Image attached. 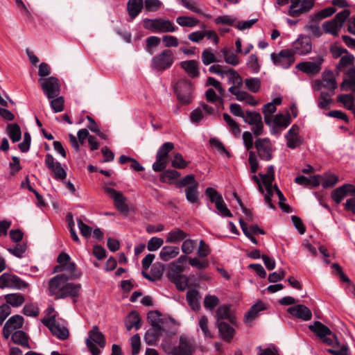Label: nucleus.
Here are the masks:
<instances>
[{
	"label": "nucleus",
	"instance_id": "5",
	"mask_svg": "<svg viewBox=\"0 0 355 355\" xmlns=\"http://www.w3.org/2000/svg\"><path fill=\"white\" fill-rule=\"evenodd\" d=\"M193 85L188 79L179 80L174 86L178 99L182 104H189L192 101Z\"/></svg>",
	"mask_w": 355,
	"mask_h": 355
},
{
	"label": "nucleus",
	"instance_id": "18",
	"mask_svg": "<svg viewBox=\"0 0 355 355\" xmlns=\"http://www.w3.org/2000/svg\"><path fill=\"white\" fill-rule=\"evenodd\" d=\"M299 126L297 124H294L285 135L288 148L294 149L302 144V139L299 136Z\"/></svg>",
	"mask_w": 355,
	"mask_h": 355
},
{
	"label": "nucleus",
	"instance_id": "35",
	"mask_svg": "<svg viewBox=\"0 0 355 355\" xmlns=\"http://www.w3.org/2000/svg\"><path fill=\"white\" fill-rule=\"evenodd\" d=\"M6 132L13 143L19 141L21 137V131L17 123H10L7 125Z\"/></svg>",
	"mask_w": 355,
	"mask_h": 355
},
{
	"label": "nucleus",
	"instance_id": "43",
	"mask_svg": "<svg viewBox=\"0 0 355 355\" xmlns=\"http://www.w3.org/2000/svg\"><path fill=\"white\" fill-rule=\"evenodd\" d=\"M221 53L226 63L233 66H236L239 64V59L233 51L223 48L221 49Z\"/></svg>",
	"mask_w": 355,
	"mask_h": 355
},
{
	"label": "nucleus",
	"instance_id": "33",
	"mask_svg": "<svg viewBox=\"0 0 355 355\" xmlns=\"http://www.w3.org/2000/svg\"><path fill=\"white\" fill-rule=\"evenodd\" d=\"M169 278L173 282L179 291H184L188 285L187 276L178 273H170Z\"/></svg>",
	"mask_w": 355,
	"mask_h": 355
},
{
	"label": "nucleus",
	"instance_id": "23",
	"mask_svg": "<svg viewBox=\"0 0 355 355\" xmlns=\"http://www.w3.org/2000/svg\"><path fill=\"white\" fill-rule=\"evenodd\" d=\"M180 67L192 78H197L200 75L199 63L195 60L182 61L180 63Z\"/></svg>",
	"mask_w": 355,
	"mask_h": 355
},
{
	"label": "nucleus",
	"instance_id": "58",
	"mask_svg": "<svg viewBox=\"0 0 355 355\" xmlns=\"http://www.w3.org/2000/svg\"><path fill=\"white\" fill-rule=\"evenodd\" d=\"M202 61L205 65H209L211 63L216 62L218 60L210 49H206L202 53Z\"/></svg>",
	"mask_w": 355,
	"mask_h": 355
},
{
	"label": "nucleus",
	"instance_id": "60",
	"mask_svg": "<svg viewBox=\"0 0 355 355\" xmlns=\"http://www.w3.org/2000/svg\"><path fill=\"white\" fill-rule=\"evenodd\" d=\"M52 100L50 102V105L51 109L54 112H60L64 109V98L62 96H57L54 98H51Z\"/></svg>",
	"mask_w": 355,
	"mask_h": 355
},
{
	"label": "nucleus",
	"instance_id": "39",
	"mask_svg": "<svg viewBox=\"0 0 355 355\" xmlns=\"http://www.w3.org/2000/svg\"><path fill=\"white\" fill-rule=\"evenodd\" d=\"M198 186L199 184L189 186L185 189L187 200L191 203H196L198 201Z\"/></svg>",
	"mask_w": 355,
	"mask_h": 355
},
{
	"label": "nucleus",
	"instance_id": "50",
	"mask_svg": "<svg viewBox=\"0 0 355 355\" xmlns=\"http://www.w3.org/2000/svg\"><path fill=\"white\" fill-rule=\"evenodd\" d=\"M224 121L227 123V124L230 126L232 130V133L234 135H239L241 133V129L239 128V124L229 115L227 113H224L223 114Z\"/></svg>",
	"mask_w": 355,
	"mask_h": 355
},
{
	"label": "nucleus",
	"instance_id": "30",
	"mask_svg": "<svg viewBox=\"0 0 355 355\" xmlns=\"http://www.w3.org/2000/svg\"><path fill=\"white\" fill-rule=\"evenodd\" d=\"M200 293L196 289H190L187 292V301L189 306L193 311H198L200 309Z\"/></svg>",
	"mask_w": 355,
	"mask_h": 355
},
{
	"label": "nucleus",
	"instance_id": "34",
	"mask_svg": "<svg viewBox=\"0 0 355 355\" xmlns=\"http://www.w3.org/2000/svg\"><path fill=\"white\" fill-rule=\"evenodd\" d=\"M64 271H66L68 275L67 277L71 279H79L81 276V273L77 270L76 266L75 263L71 261V257L68 261L64 262L63 265Z\"/></svg>",
	"mask_w": 355,
	"mask_h": 355
},
{
	"label": "nucleus",
	"instance_id": "49",
	"mask_svg": "<svg viewBox=\"0 0 355 355\" xmlns=\"http://www.w3.org/2000/svg\"><path fill=\"white\" fill-rule=\"evenodd\" d=\"M174 148V144L172 142H166L163 144L158 149L156 157L167 159L168 153Z\"/></svg>",
	"mask_w": 355,
	"mask_h": 355
},
{
	"label": "nucleus",
	"instance_id": "62",
	"mask_svg": "<svg viewBox=\"0 0 355 355\" xmlns=\"http://www.w3.org/2000/svg\"><path fill=\"white\" fill-rule=\"evenodd\" d=\"M219 304V299L216 295H207L205 297L204 306L209 310L214 309Z\"/></svg>",
	"mask_w": 355,
	"mask_h": 355
},
{
	"label": "nucleus",
	"instance_id": "6",
	"mask_svg": "<svg viewBox=\"0 0 355 355\" xmlns=\"http://www.w3.org/2000/svg\"><path fill=\"white\" fill-rule=\"evenodd\" d=\"M38 82L40 83L44 95L49 99L54 98L59 96L60 93V85L59 80L56 77L50 76L45 78H40Z\"/></svg>",
	"mask_w": 355,
	"mask_h": 355
},
{
	"label": "nucleus",
	"instance_id": "31",
	"mask_svg": "<svg viewBox=\"0 0 355 355\" xmlns=\"http://www.w3.org/2000/svg\"><path fill=\"white\" fill-rule=\"evenodd\" d=\"M264 309L265 306L261 302H259L254 304L245 314V322L248 325H250L251 322L258 317L259 312Z\"/></svg>",
	"mask_w": 355,
	"mask_h": 355
},
{
	"label": "nucleus",
	"instance_id": "41",
	"mask_svg": "<svg viewBox=\"0 0 355 355\" xmlns=\"http://www.w3.org/2000/svg\"><path fill=\"white\" fill-rule=\"evenodd\" d=\"M176 22L182 27H194L199 24V20L189 16H179L176 18Z\"/></svg>",
	"mask_w": 355,
	"mask_h": 355
},
{
	"label": "nucleus",
	"instance_id": "63",
	"mask_svg": "<svg viewBox=\"0 0 355 355\" xmlns=\"http://www.w3.org/2000/svg\"><path fill=\"white\" fill-rule=\"evenodd\" d=\"M198 325L202 331L205 337L212 338V334L208 327V318L206 315H202L200 318Z\"/></svg>",
	"mask_w": 355,
	"mask_h": 355
},
{
	"label": "nucleus",
	"instance_id": "64",
	"mask_svg": "<svg viewBox=\"0 0 355 355\" xmlns=\"http://www.w3.org/2000/svg\"><path fill=\"white\" fill-rule=\"evenodd\" d=\"M247 66L254 73H258L260 70L258 57L255 54H251L247 62Z\"/></svg>",
	"mask_w": 355,
	"mask_h": 355
},
{
	"label": "nucleus",
	"instance_id": "46",
	"mask_svg": "<svg viewBox=\"0 0 355 355\" xmlns=\"http://www.w3.org/2000/svg\"><path fill=\"white\" fill-rule=\"evenodd\" d=\"M160 38L157 36H150L146 40L145 50L150 54L153 55L155 49L159 44Z\"/></svg>",
	"mask_w": 355,
	"mask_h": 355
},
{
	"label": "nucleus",
	"instance_id": "45",
	"mask_svg": "<svg viewBox=\"0 0 355 355\" xmlns=\"http://www.w3.org/2000/svg\"><path fill=\"white\" fill-rule=\"evenodd\" d=\"M246 88L253 93H257L261 87V80L258 78H250L244 80Z\"/></svg>",
	"mask_w": 355,
	"mask_h": 355
},
{
	"label": "nucleus",
	"instance_id": "27",
	"mask_svg": "<svg viewBox=\"0 0 355 355\" xmlns=\"http://www.w3.org/2000/svg\"><path fill=\"white\" fill-rule=\"evenodd\" d=\"M125 325L128 331L135 328L138 330L141 327V317L136 311L129 313L125 320Z\"/></svg>",
	"mask_w": 355,
	"mask_h": 355
},
{
	"label": "nucleus",
	"instance_id": "54",
	"mask_svg": "<svg viewBox=\"0 0 355 355\" xmlns=\"http://www.w3.org/2000/svg\"><path fill=\"white\" fill-rule=\"evenodd\" d=\"M322 27L326 33H330L334 36L338 35V29L340 28L334 19L324 22Z\"/></svg>",
	"mask_w": 355,
	"mask_h": 355
},
{
	"label": "nucleus",
	"instance_id": "22",
	"mask_svg": "<svg viewBox=\"0 0 355 355\" xmlns=\"http://www.w3.org/2000/svg\"><path fill=\"white\" fill-rule=\"evenodd\" d=\"M219 334L225 342H231L235 334V329L225 322H217Z\"/></svg>",
	"mask_w": 355,
	"mask_h": 355
},
{
	"label": "nucleus",
	"instance_id": "20",
	"mask_svg": "<svg viewBox=\"0 0 355 355\" xmlns=\"http://www.w3.org/2000/svg\"><path fill=\"white\" fill-rule=\"evenodd\" d=\"M287 311L292 316L304 321L311 320L312 317L311 310L303 304H297L291 306L287 309Z\"/></svg>",
	"mask_w": 355,
	"mask_h": 355
},
{
	"label": "nucleus",
	"instance_id": "40",
	"mask_svg": "<svg viewBox=\"0 0 355 355\" xmlns=\"http://www.w3.org/2000/svg\"><path fill=\"white\" fill-rule=\"evenodd\" d=\"M274 124L277 125L282 129L286 128L291 123V117L290 114L286 115L283 114H276L273 119Z\"/></svg>",
	"mask_w": 355,
	"mask_h": 355
},
{
	"label": "nucleus",
	"instance_id": "32",
	"mask_svg": "<svg viewBox=\"0 0 355 355\" xmlns=\"http://www.w3.org/2000/svg\"><path fill=\"white\" fill-rule=\"evenodd\" d=\"M216 317L217 320H227L232 324L234 323L235 318L230 313V308L226 304H223L218 306L216 311Z\"/></svg>",
	"mask_w": 355,
	"mask_h": 355
},
{
	"label": "nucleus",
	"instance_id": "42",
	"mask_svg": "<svg viewBox=\"0 0 355 355\" xmlns=\"http://www.w3.org/2000/svg\"><path fill=\"white\" fill-rule=\"evenodd\" d=\"M354 56L352 54L346 53L342 56L340 59L338 64L336 65V69L341 71L345 68L354 64Z\"/></svg>",
	"mask_w": 355,
	"mask_h": 355
},
{
	"label": "nucleus",
	"instance_id": "9",
	"mask_svg": "<svg viewBox=\"0 0 355 355\" xmlns=\"http://www.w3.org/2000/svg\"><path fill=\"white\" fill-rule=\"evenodd\" d=\"M104 191L113 199L116 209L121 213L127 215L129 212V207L126 203L127 198L121 191L111 187H105Z\"/></svg>",
	"mask_w": 355,
	"mask_h": 355
},
{
	"label": "nucleus",
	"instance_id": "55",
	"mask_svg": "<svg viewBox=\"0 0 355 355\" xmlns=\"http://www.w3.org/2000/svg\"><path fill=\"white\" fill-rule=\"evenodd\" d=\"M196 244H197V242L196 240L190 239H185L184 240H183V242H182V244L181 246V250H182V252L184 253L185 254H190L193 252V250L196 246Z\"/></svg>",
	"mask_w": 355,
	"mask_h": 355
},
{
	"label": "nucleus",
	"instance_id": "12",
	"mask_svg": "<svg viewBox=\"0 0 355 355\" xmlns=\"http://www.w3.org/2000/svg\"><path fill=\"white\" fill-rule=\"evenodd\" d=\"M28 287V284L17 275L5 272L0 276V288L22 289Z\"/></svg>",
	"mask_w": 355,
	"mask_h": 355
},
{
	"label": "nucleus",
	"instance_id": "44",
	"mask_svg": "<svg viewBox=\"0 0 355 355\" xmlns=\"http://www.w3.org/2000/svg\"><path fill=\"white\" fill-rule=\"evenodd\" d=\"M333 95L330 92H322L318 98V107L321 109H329V105L332 103L331 97Z\"/></svg>",
	"mask_w": 355,
	"mask_h": 355
},
{
	"label": "nucleus",
	"instance_id": "1",
	"mask_svg": "<svg viewBox=\"0 0 355 355\" xmlns=\"http://www.w3.org/2000/svg\"><path fill=\"white\" fill-rule=\"evenodd\" d=\"M66 274L57 275L49 282V295L53 296L55 300L72 297L76 302V298L79 296L82 286L80 284L69 282Z\"/></svg>",
	"mask_w": 355,
	"mask_h": 355
},
{
	"label": "nucleus",
	"instance_id": "8",
	"mask_svg": "<svg viewBox=\"0 0 355 355\" xmlns=\"http://www.w3.org/2000/svg\"><path fill=\"white\" fill-rule=\"evenodd\" d=\"M42 322L51 331L53 335L60 340H65L69 337V333L67 327L60 326L55 320V315L49 318H44Z\"/></svg>",
	"mask_w": 355,
	"mask_h": 355
},
{
	"label": "nucleus",
	"instance_id": "57",
	"mask_svg": "<svg viewBox=\"0 0 355 355\" xmlns=\"http://www.w3.org/2000/svg\"><path fill=\"white\" fill-rule=\"evenodd\" d=\"M7 250L12 255L21 258L27 250V246L24 243H18L13 248H8Z\"/></svg>",
	"mask_w": 355,
	"mask_h": 355
},
{
	"label": "nucleus",
	"instance_id": "37",
	"mask_svg": "<svg viewBox=\"0 0 355 355\" xmlns=\"http://www.w3.org/2000/svg\"><path fill=\"white\" fill-rule=\"evenodd\" d=\"M336 11L334 7H328L321 10L315 14L311 15L309 18L311 22H319L322 19L331 16Z\"/></svg>",
	"mask_w": 355,
	"mask_h": 355
},
{
	"label": "nucleus",
	"instance_id": "38",
	"mask_svg": "<svg viewBox=\"0 0 355 355\" xmlns=\"http://www.w3.org/2000/svg\"><path fill=\"white\" fill-rule=\"evenodd\" d=\"M5 300L8 304L13 307L20 306L25 301L24 297L21 293H11L5 295Z\"/></svg>",
	"mask_w": 355,
	"mask_h": 355
},
{
	"label": "nucleus",
	"instance_id": "11",
	"mask_svg": "<svg viewBox=\"0 0 355 355\" xmlns=\"http://www.w3.org/2000/svg\"><path fill=\"white\" fill-rule=\"evenodd\" d=\"M45 165L46 168L52 173L53 178L57 180H63L67 177V172L62 168L59 162L55 161L51 154H46L45 156Z\"/></svg>",
	"mask_w": 355,
	"mask_h": 355
},
{
	"label": "nucleus",
	"instance_id": "36",
	"mask_svg": "<svg viewBox=\"0 0 355 355\" xmlns=\"http://www.w3.org/2000/svg\"><path fill=\"white\" fill-rule=\"evenodd\" d=\"M11 339L17 345L28 349L31 348L28 344V337L23 331L17 330L15 331L11 336Z\"/></svg>",
	"mask_w": 355,
	"mask_h": 355
},
{
	"label": "nucleus",
	"instance_id": "52",
	"mask_svg": "<svg viewBox=\"0 0 355 355\" xmlns=\"http://www.w3.org/2000/svg\"><path fill=\"white\" fill-rule=\"evenodd\" d=\"M332 200L337 204H340L341 201L347 196V193L344 187L342 186L333 190L331 194Z\"/></svg>",
	"mask_w": 355,
	"mask_h": 355
},
{
	"label": "nucleus",
	"instance_id": "26",
	"mask_svg": "<svg viewBox=\"0 0 355 355\" xmlns=\"http://www.w3.org/2000/svg\"><path fill=\"white\" fill-rule=\"evenodd\" d=\"M309 329L320 339L332 334L330 329L320 321H315L313 324L309 325Z\"/></svg>",
	"mask_w": 355,
	"mask_h": 355
},
{
	"label": "nucleus",
	"instance_id": "53",
	"mask_svg": "<svg viewBox=\"0 0 355 355\" xmlns=\"http://www.w3.org/2000/svg\"><path fill=\"white\" fill-rule=\"evenodd\" d=\"M321 179L323 180L322 186L324 189L332 187L338 182V177L334 174H324Z\"/></svg>",
	"mask_w": 355,
	"mask_h": 355
},
{
	"label": "nucleus",
	"instance_id": "56",
	"mask_svg": "<svg viewBox=\"0 0 355 355\" xmlns=\"http://www.w3.org/2000/svg\"><path fill=\"white\" fill-rule=\"evenodd\" d=\"M180 176V173L176 170L171 169L163 172L160 175V181L162 182H169Z\"/></svg>",
	"mask_w": 355,
	"mask_h": 355
},
{
	"label": "nucleus",
	"instance_id": "21",
	"mask_svg": "<svg viewBox=\"0 0 355 355\" xmlns=\"http://www.w3.org/2000/svg\"><path fill=\"white\" fill-rule=\"evenodd\" d=\"M152 329L147 331L144 336V340L148 345L155 343L162 332V327L158 321L152 320Z\"/></svg>",
	"mask_w": 355,
	"mask_h": 355
},
{
	"label": "nucleus",
	"instance_id": "47",
	"mask_svg": "<svg viewBox=\"0 0 355 355\" xmlns=\"http://www.w3.org/2000/svg\"><path fill=\"white\" fill-rule=\"evenodd\" d=\"M24 318L19 315H15L10 317L6 324L12 330L20 329L23 326Z\"/></svg>",
	"mask_w": 355,
	"mask_h": 355
},
{
	"label": "nucleus",
	"instance_id": "24",
	"mask_svg": "<svg viewBox=\"0 0 355 355\" xmlns=\"http://www.w3.org/2000/svg\"><path fill=\"white\" fill-rule=\"evenodd\" d=\"M189 234L179 227H175L171 230L166 236V242L169 243H178L183 241L189 236Z\"/></svg>",
	"mask_w": 355,
	"mask_h": 355
},
{
	"label": "nucleus",
	"instance_id": "3",
	"mask_svg": "<svg viewBox=\"0 0 355 355\" xmlns=\"http://www.w3.org/2000/svg\"><path fill=\"white\" fill-rule=\"evenodd\" d=\"M85 344L92 355H100L101 352L96 345H98L101 348H104L106 345V340L105 336L100 331L98 326H94L88 332V337L85 339Z\"/></svg>",
	"mask_w": 355,
	"mask_h": 355
},
{
	"label": "nucleus",
	"instance_id": "7",
	"mask_svg": "<svg viewBox=\"0 0 355 355\" xmlns=\"http://www.w3.org/2000/svg\"><path fill=\"white\" fill-rule=\"evenodd\" d=\"M315 0H291L287 15L292 17H298L308 12L314 6Z\"/></svg>",
	"mask_w": 355,
	"mask_h": 355
},
{
	"label": "nucleus",
	"instance_id": "19",
	"mask_svg": "<svg viewBox=\"0 0 355 355\" xmlns=\"http://www.w3.org/2000/svg\"><path fill=\"white\" fill-rule=\"evenodd\" d=\"M324 59L318 58L315 62H302L297 64L296 68L309 75H315L321 70V64Z\"/></svg>",
	"mask_w": 355,
	"mask_h": 355
},
{
	"label": "nucleus",
	"instance_id": "25",
	"mask_svg": "<svg viewBox=\"0 0 355 355\" xmlns=\"http://www.w3.org/2000/svg\"><path fill=\"white\" fill-rule=\"evenodd\" d=\"M144 7L143 0H128L127 3V11L132 21L141 12Z\"/></svg>",
	"mask_w": 355,
	"mask_h": 355
},
{
	"label": "nucleus",
	"instance_id": "4",
	"mask_svg": "<svg viewBox=\"0 0 355 355\" xmlns=\"http://www.w3.org/2000/svg\"><path fill=\"white\" fill-rule=\"evenodd\" d=\"M174 60L173 51L169 49H166L152 58L150 67L158 72H163L171 67Z\"/></svg>",
	"mask_w": 355,
	"mask_h": 355
},
{
	"label": "nucleus",
	"instance_id": "16",
	"mask_svg": "<svg viewBox=\"0 0 355 355\" xmlns=\"http://www.w3.org/2000/svg\"><path fill=\"white\" fill-rule=\"evenodd\" d=\"M293 53L300 55L310 53L312 49L311 38L308 36L300 35L299 38L293 42Z\"/></svg>",
	"mask_w": 355,
	"mask_h": 355
},
{
	"label": "nucleus",
	"instance_id": "51",
	"mask_svg": "<svg viewBox=\"0 0 355 355\" xmlns=\"http://www.w3.org/2000/svg\"><path fill=\"white\" fill-rule=\"evenodd\" d=\"M244 121L250 125H254L261 121V116L257 112L247 111L243 117Z\"/></svg>",
	"mask_w": 355,
	"mask_h": 355
},
{
	"label": "nucleus",
	"instance_id": "15",
	"mask_svg": "<svg viewBox=\"0 0 355 355\" xmlns=\"http://www.w3.org/2000/svg\"><path fill=\"white\" fill-rule=\"evenodd\" d=\"M321 88H325L329 90L330 93L334 94V91L337 88V83L334 74L331 71H324L322 78L314 87L315 90H319Z\"/></svg>",
	"mask_w": 355,
	"mask_h": 355
},
{
	"label": "nucleus",
	"instance_id": "29",
	"mask_svg": "<svg viewBox=\"0 0 355 355\" xmlns=\"http://www.w3.org/2000/svg\"><path fill=\"white\" fill-rule=\"evenodd\" d=\"M347 78L340 85L341 90L351 89L355 94V67L350 68L347 72Z\"/></svg>",
	"mask_w": 355,
	"mask_h": 355
},
{
	"label": "nucleus",
	"instance_id": "2",
	"mask_svg": "<svg viewBox=\"0 0 355 355\" xmlns=\"http://www.w3.org/2000/svg\"><path fill=\"white\" fill-rule=\"evenodd\" d=\"M143 27L152 33H174L178 27L174 23L164 18H145L142 21Z\"/></svg>",
	"mask_w": 355,
	"mask_h": 355
},
{
	"label": "nucleus",
	"instance_id": "14",
	"mask_svg": "<svg viewBox=\"0 0 355 355\" xmlns=\"http://www.w3.org/2000/svg\"><path fill=\"white\" fill-rule=\"evenodd\" d=\"M254 146L261 159L269 161L272 158V144L269 139H257Z\"/></svg>",
	"mask_w": 355,
	"mask_h": 355
},
{
	"label": "nucleus",
	"instance_id": "48",
	"mask_svg": "<svg viewBox=\"0 0 355 355\" xmlns=\"http://www.w3.org/2000/svg\"><path fill=\"white\" fill-rule=\"evenodd\" d=\"M337 101L341 103L349 110H352L354 106V97L352 94H341L338 96Z\"/></svg>",
	"mask_w": 355,
	"mask_h": 355
},
{
	"label": "nucleus",
	"instance_id": "61",
	"mask_svg": "<svg viewBox=\"0 0 355 355\" xmlns=\"http://www.w3.org/2000/svg\"><path fill=\"white\" fill-rule=\"evenodd\" d=\"M236 99L239 101H245L248 104L252 106L257 105V101L254 99L253 96L245 91H242L240 94L236 95Z\"/></svg>",
	"mask_w": 355,
	"mask_h": 355
},
{
	"label": "nucleus",
	"instance_id": "59",
	"mask_svg": "<svg viewBox=\"0 0 355 355\" xmlns=\"http://www.w3.org/2000/svg\"><path fill=\"white\" fill-rule=\"evenodd\" d=\"M188 164L189 162L184 160L182 155L179 153L175 154L171 161L172 166L177 168H184L188 166Z\"/></svg>",
	"mask_w": 355,
	"mask_h": 355
},
{
	"label": "nucleus",
	"instance_id": "28",
	"mask_svg": "<svg viewBox=\"0 0 355 355\" xmlns=\"http://www.w3.org/2000/svg\"><path fill=\"white\" fill-rule=\"evenodd\" d=\"M180 253V248L178 246L166 245L159 252V257L164 261H168L176 257Z\"/></svg>",
	"mask_w": 355,
	"mask_h": 355
},
{
	"label": "nucleus",
	"instance_id": "17",
	"mask_svg": "<svg viewBox=\"0 0 355 355\" xmlns=\"http://www.w3.org/2000/svg\"><path fill=\"white\" fill-rule=\"evenodd\" d=\"M195 349L190 338L186 336H180V343L178 347L173 348V355H192Z\"/></svg>",
	"mask_w": 355,
	"mask_h": 355
},
{
	"label": "nucleus",
	"instance_id": "13",
	"mask_svg": "<svg viewBox=\"0 0 355 355\" xmlns=\"http://www.w3.org/2000/svg\"><path fill=\"white\" fill-rule=\"evenodd\" d=\"M225 73L228 78L229 83L232 85L228 89V91L236 97V95L242 92V90H240V88L242 87L244 80H243L239 73L233 69L225 70Z\"/></svg>",
	"mask_w": 355,
	"mask_h": 355
},
{
	"label": "nucleus",
	"instance_id": "10",
	"mask_svg": "<svg viewBox=\"0 0 355 355\" xmlns=\"http://www.w3.org/2000/svg\"><path fill=\"white\" fill-rule=\"evenodd\" d=\"M270 57L276 66L284 69L289 68L295 62L294 53L288 49L282 50L278 54L272 53Z\"/></svg>",
	"mask_w": 355,
	"mask_h": 355
}]
</instances>
